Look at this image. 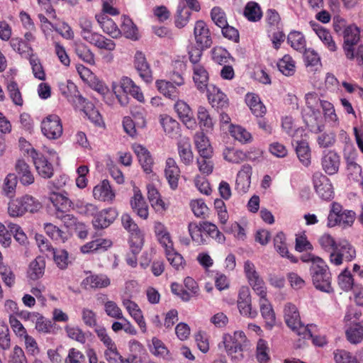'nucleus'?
<instances>
[{"label": "nucleus", "mask_w": 363, "mask_h": 363, "mask_svg": "<svg viewBox=\"0 0 363 363\" xmlns=\"http://www.w3.org/2000/svg\"><path fill=\"white\" fill-rule=\"evenodd\" d=\"M334 359L336 363H358L354 357L344 350H335L334 352Z\"/></svg>", "instance_id": "nucleus-62"}, {"label": "nucleus", "mask_w": 363, "mask_h": 363, "mask_svg": "<svg viewBox=\"0 0 363 363\" xmlns=\"http://www.w3.org/2000/svg\"><path fill=\"white\" fill-rule=\"evenodd\" d=\"M130 205L134 212L141 218L145 220L148 218V206L140 191L138 189H134V196L130 200Z\"/></svg>", "instance_id": "nucleus-17"}, {"label": "nucleus", "mask_w": 363, "mask_h": 363, "mask_svg": "<svg viewBox=\"0 0 363 363\" xmlns=\"http://www.w3.org/2000/svg\"><path fill=\"white\" fill-rule=\"evenodd\" d=\"M197 118L200 127L208 131L213 126V118L208 110L203 106H199L197 110Z\"/></svg>", "instance_id": "nucleus-40"}, {"label": "nucleus", "mask_w": 363, "mask_h": 363, "mask_svg": "<svg viewBox=\"0 0 363 363\" xmlns=\"http://www.w3.org/2000/svg\"><path fill=\"white\" fill-rule=\"evenodd\" d=\"M134 65L139 76L146 82L153 80L152 70L147 62L145 55L141 51H137L135 55Z\"/></svg>", "instance_id": "nucleus-14"}, {"label": "nucleus", "mask_w": 363, "mask_h": 363, "mask_svg": "<svg viewBox=\"0 0 363 363\" xmlns=\"http://www.w3.org/2000/svg\"><path fill=\"white\" fill-rule=\"evenodd\" d=\"M97 21L101 25L104 32L106 33L113 38L121 36V31L116 23L108 16H100L97 18Z\"/></svg>", "instance_id": "nucleus-30"}, {"label": "nucleus", "mask_w": 363, "mask_h": 363, "mask_svg": "<svg viewBox=\"0 0 363 363\" xmlns=\"http://www.w3.org/2000/svg\"><path fill=\"white\" fill-rule=\"evenodd\" d=\"M156 86L159 91L165 97L175 100L179 97V91L172 82L166 80H157Z\"/></svg>", "instance_id": "nucleus-26"}, {"label": "nucleus", "mask_w": 363, "mask_h": 363, "mask_svg": "<svg viewBox=\"0 0 363 363\" xmlns=\"http://www.w3.org/2000/svg\"><path fill=\"white\" fill-rule=\"evenodd\" d=\"M194 143L201 157H211L213 154L212 147L208 138L203 132L195 134Z\"/></svg>", "instance_id": "nucleus-22"}, {"label": "nucleus", "mask_w": 363, "mask_h": 363, "mask_svg": "<svg viewBox=\"0 0 363 363\" xmlns=\"http://www.w3.org/2000/svg\"><path fill=\"white\" fill-rule=\"evenodd\" d=\"M211 16L212 21L219 28L227 26V20L224 11L218 6L213 7L211 11Z\"/></svg>", "instance_id": "nucleus-58"}, {"label": "nucleus", "mask_w": 363, "mask_h": 363, "mask_svg": "<svg viewBox=\"0 0 363 363\" xmlns=\"http://www.w3.org/2000/svg\"><path fill=\"white\" fill-rule=\"evenodd\" d=\"M7 227L9 229L11 233L13 235L15 240L23 246L26 247L28 244V240L22 230V228L17 224L9 223L7 224Z\"/></svg>", "instance_id": "nucleus-48"}, {"label": "nucleus", "mask_w": 363, "mask_h": 363, "mask_svg": "<svg viewBox=\"0 0 363 363\" xmlns=\"http://www.w3.org/2000/svg\"><path fill=\"white\" fill-rule=\"evenodd\" d=\"M74 50L76 55L82 61L89 65L94 64V55L86 45L82 43H75Z\"/></svg>", "instance_id": "nucleus-34"}, {"label": "nucleus", "mask_w": 363, "mask_h": 363, "mask_svg": "<svg viewBox=\"0 0 363 363\" xmlns=\"http://www.w3.org/2000/svg\"><path fill=\"white\" fill-rule=\"evenodd\" d=\"M23 201V206L24 208L25 213L26 212H30L34 213L38 211L41 207V203L35 199L31 196H25L21 198Z\"/></svg>", "instance_id": "nucleus-53"}, {"label": "nucleus", "mask_w": 363, "mask_h": 363, "mask_svg": "<svg viewBox=\"0 0 363 363\" xmlns=\"http://www.w3.org/2000/svg\"><path fill=\"white\" fill-rule=\"evenodd\" d=\"M0 347L4 350L11 347L9 329L8 325L2 321H0Z\"/></svg>", "instance_id": "nucleus-56"}, {"label": "nucleus", "mask_w": 363, "mask_h": 363, "mask_svg": "<svg viewBox=\"0 0 363 363\" xmlns=\"http://www.w3.org/2000/svg\"><path fill=\"white\" fill-rule=\"evenodd\" d=\"M41 130L48 139L57 140L60 138L63 128L60 117L55 114L48 116L42 121Z\"/></svg>", "instance_id": "nucleus-6"}, {"label": "nucleus", "mask_w": 363, "mask_h": 363, "mask_svg": "<svg viewBox=\"0 0 363 363\" xmlns=\"http://www.w3.org/2000/svg\"><path fill=\"white\" fill-rule=\"evenodd\" d=\"M252 175V167L248 164H244L242 167V169L238 173V186L240 184V182H245V186L242 187L241 190L242 191H245L246 190H248L250 188V178Z\"/></svg>", "instance_id": "nucleus-49"}, {"label": "nucleus", "mask_w": 363, "mask_h": 363, "mask_svg": "<svg viewBox=\"0 0 363 363\" xmlns=\"http://www.w3.org/2000/svg\"><path fill=\"white\" fill-rule=\"evenodd\" d=\"M111 284L109 278L103 274H91L84 279L82 284L86 287L89 286L91 289H101L108 286Z\"/></svg>", "instance_id": "nucleus-25"}, {"label": "nucleus", "mask_w": 363, "mask_h": 363, "mask_svg": "<svg viewBox=\"0 0 363 363\" xmlns=\"http://www.w3.org/2000/svg\"><path fill=\"white\" fill-rule=\"evenodd\" d=\"M164 175L170 188L175 190L178 187L180 169L176 161L172 157H169L166 160Z\"/></svg>", "instance_id": "nucleus-15"}, {"label": "nucleus", "mask_w": 363, "mask_h": 363, "mask_svg": "<svg viewBox=\"0 0 363 363\" xmlns=\"http://www.w3.org/2000/svg\"><path fill=\"white\" fill-rule=\"evenodd\" d=\"M279 70L286 76H292L295 73V65L291 57L284 55L277 63Z\"/></svg>", "instance_id": "nucleus-42"}, {"label": "nucleus", "mask_w": 363, "mask_h": 363, "mask_svg": "<svg viewBox=\"0 0 363 363\" xmlns=\"http://www.w3.org/2000/svg\"><path fill=\"white\" fill-rule=\"evenodd\" d=\"M347 339L352 344H357L363 340V320L352 324L345 332Z\"/></svg>", "instance_id": "nucleus-32"}, {"label": "nucleus", "mask_w": 363, "mask_h": 363, "mask_svg": "<svg viewBox=\"0 0 363 363\" xmlns=\"http://www.w3.org/2000/svg\"><path fill=\"white\" fill-rule=\"evenodd\" d=\"M9 214L12 217L21 216L25 213L22 199L13 200L9 203Z\"/></svg>", "instance_id": "nucleus-59"}, {"label": "nucleus", "mask_w": 363, "mask_h": 363, "mask_svg": "<svg viewBox=\"0 0 363 363\" xmlns=\"http://www.w3.org/2000/svg\"><path fill=\"white\" fill-rule=\"evenodd\" d=\"M174 110L179 119L188 128L193 129L196 126V122L190 106L184 101L179 100L174 104Z\"/></svg>", "instance_id": "nucleus-12"}, {"label": "nucleus", "mask_w": 363, "mask_h": 363, "mask_svg": "<svg viewBox=\"0 0 363 363\" xmlns=\"http://www.w3.org/2000/svg\"><path fill=\"white\" fill-rule=\"evenodd\" d=\"M296 152L299 161L305 167L311 164V150L308 143L305 140L296 142Z\"/></svg>", "instance_id": "nucleus-31"}, {"label": "nucleus", "mask_w": 363, "mask_h": 363, "mask_svg": "<svg viewBox=\"0 0 363 363\" xmlns=\"http://www.w3.org/2000/svg\"><path fill=\"white\" fill-rule=\"evenodd\" d=\"M121 223L123 227L135 238H140L142 235L137 223L128 213H124L121 216Z\"/></svg>", "instance_id": "nucleus-38"}, {"label": "nucleus", "mask_w": 363, "mask_h": 363, "mask_svg": "<svg viewBox=\"0 0 363 363\" xmlns=\"http://www.w3.org/2000/svg\"><path fill=\"white\" fill-rule=\"evenodd\" d=\"M7 89L10 95V98L13 101V102L18 106L23 105V99L21 96V94L18 87V84L16 82L12 81L8 83Z\"/></svg>", "instance_id": "nucleus-57"}, {"label": "nucleus", "mask_w": 363, "mask_h": 363, "mask_svg": "<svg viewBox=\"0 0 363 363\" xmlns=\"http://www.w3.org/2000/svg\"><path fill=\"white\" fill-rule=\"evenodd\" d=\"M45 268L44 257L38 256L30 263L27 271L28 277L32 280H37L43 276Z\"/></svg>", "instance_id": "nucleus-23"}, {"label": "nucleus", "mask_w": 363, "mask_h": 363, "mask_svg": "<svg viewBox=\"0 0 363 363\" xmlns=\"http://www.w3.org/2000/svg\"><path fill=\"white\" fill-rule=\"evenodd\" d=\"M344 51L346 57L350 59L354 58L353 45L359 40V30L357 26H349L343 30Z\"/></svg>", "instance_id": "nucleus-9"}, {"label": "nucleus", "mask_w": 363, "mask_h": 363, "mask_svg": "<svg viewBox=\"0 0 363 363\" xmlns=\"http://www.w3.org/2000/svg\"><path fill=\"white\" fill-rule=\"evenodd\" d=\"M230 133L235 140L242 143H249L252 140L251 134L240 125H231Z\"/></svg>", "instance_id": "nucleus-46"}, {"label": "nucleus", "mask_w": 363, "mask_h": 363, "mask_svg": "<svg viewBox=\"0 0 363 363\" xmlns=\"http://www.w3.org/2000/svg\"><path fill=\"white\" fill-rule=\"evenodd\" d=\"M51 254L53 256L54 261L57 266L61 269H66L70 261L69 259L68 252L63 249H52Z\"/></svg>", "instance_id": "nucleus-44"}, {"label": "nucleus", "mask_w": 363, "mask_h": 363, "mask_svg": "<svg viewBox=\"0 0 363 363\" xmlns=\"http://www.w3.org/2000/svg\"><path fill=\"white\" fill-rule=\"evenodd\" d=\"M338 284L344 291H349L352 288L353 279L350 271L345 269L338 276Z\"/></svg>", "instance_id": "nucleus-60"}, {"label": "nucleus", "mask_w": 363, "mask_h": 363, "mask_svg": "<svg viewBox=\"0 0 363 363\" xmlns=\"http://www.w3.org/2000/svg\"><path fill=\"white\" fill-rule=\"evenodd\" d=\"M321 164L325 172L329 175L336 174L340 167V156L333 150L324 151Z\"/></svg>", "instance_id": "nucleus-13"}, {"label": "nucleus", "mask_w": 363, "mask_h": 363, "mask_svg": "<svg viewBox=\"0 0 363 363\" xmlns=\"http://www.w3.org/2000/svg\"><path fill=\"white\" fill-rule=\"evenodd\" d=\"M50 199L53 205L56 207L57 211L62 214H63L64 211L69 208L72 204V201L66 196L60 193H53L51 195ZM57 216L58 218H62V219H64L65 221L66 220L71 219V215L69 214L60 216L57 213Z\"/></svg>", "instance_id": "nucleus-20"}, {"label": "nucleus", "mask_w": 363, "mask_h": 363, "mask_svg": "<svg viewBox=\"0 0 363 363\" xmlns=\"http://www.w3.org/2000/svg\"><path fill=\"white\" fill-rule=\"evenodd\" d=\"M284 319L289 328L303 339H309L312 337V325H304L300 320L299 313L296 307L288 303L284 308Z\"/></svg>", "instance_id": "nucleus-4"}, {"label": "nucleus", "mask_w": 363, "mask_h": 363, "mask_svg": "<svg viewBox=\"0 0 363 363\" xmlns=\"http://www.w3.org/2000/svg\"><path fill=\"white\" fill-rule=\"evenodd\" d=\"M16 174H9L4 180V191L7 196H12L17 184Z\"/></svg>", "instance_id": "nucleus-63"}, {"label": "nucleus", "mask_w": 363, "mask_h": 363, "mask_svg": "<svg viewBox=\"0 0 363 363\" xmlns=\"http://www.w3.org/2000/svg\"><path fill=\"white\" fill-rule=\"evenodd\" d=\"M98 337L107 347L108 350L113 354L118 355V351L115 343L112 341L110 337L108 335L106 330L104 328H100L96 330Z\"/></svg>", "instance_id": "nucleus-61"}, {"label": "nucleus", "mask_w": 363, "mask_h": 363, "mask_svg": "<svg viewBox=\"0 0 363 363\" xmlns=\"http://www.w3.org/2000/svg\"><path fill=\"white\" fill-rule=\"evenodd\" d=\"M335 141V134L332 131L324 132L317 138L318 144L323 148L333 146Z\"/></svg>", "instance_id": "nucleus-55"}, {"label": "nucleus", "mask_w": 363, "mask_h": 363, "mask_svg": "<svg viewBox=\"0 0 363 363\" xmlns=\"http://www.w3.org/2000/svg\"><path fill=\"white\" fill-rule=\"evenodd\" d=\"M287 41L294 49L298 51L302 52L306 48V40L300 32L291 31L288 35Z\"/></svg>", "instance_id": "nucleus-41"}, {"label": "nucleus", "mask_w": 363, "mask_h": 363, "mask_svg": "<svg viewBox=\"0 0 363 363\" xmlns=\"http://www.w3.org/2000/svg\"><path fill=\"white\" fill-rule=\"evenodd\" d=\"M238 307L240 313L247 317L255 318L257 313L252 311L250 289L247 286L240 288L238 294Z\"/></svg>", "instance_id": "nucleus-10"}, {"label": "nucleus", "mask_w": 363, "mask_h": 363, "mask_svg": "<svg viewBox=\"0 0 363 363\" xmlns=\"http://www.w3.org/2000/svg\"><path fill=\"white\" fill-rule=\"evenodd\" d=\"M193 72V79L197 89L201 92L208 90V73L206 69L201 65H195Z\"/></svg>", "instance_id": "nucleus-21"}, {"label": "nucleus", "mask_w": 363, "mask_h": 363, "mask_svg": "<svg viewBox=\"0 0 363 363\" xmlns=\"http://www.w3.org/2000/svg\"><path fill=\"white\" fill-rule=\"evenodd\" d=\"M27 153L32 158L36 171L41 177L50 179L53 176V166L42 153L38 152L34 148L30 151L27 150Z\"/></svg>", "instance_id": "nucleus-7"}, {"label": "nucleus", "mask_w": 363, "mask_h": 363, "mask_svg": "<svg viewBox=\"0 0 363 363\" xmlns=\"http://www.w3.org/2000/svg\"><path fill=\"white\" fill-rule=\"evenodd\" d=\"M311 26L313 27V30L315 31L317 35L327 46L330 51H335L337 46L333 40V38L328 30L326 29L319 27L315 23L311 22Z\"/></svg>", "instance_id": "nucleus-35"}, {"label": "nucleus", "mask_w": 363, "mask_h": 363, "mask_svg": "<svg viewBox=\"0 0 363 363\" xmlns=\"http://www.w3.org/2000/svg\"><path fill=\"white\" fill-rule=\"evenodd\" d=\"M116 210L109 208L97 212L92 220L93 225L96 229L106 228L112 223L116 218Z\"/></svg>", "instance_id": "nucleus-16"}, {"label": "nucleus", "mask_w": 363, "mask_h": 363, "mask_svg": "<svg viewBox=\"0 0 363 363\" xmlns=\"http://www.w3.org/2000/svg\"><path fill=\"white\" fill-rule=\"evenodd\" d=\"M223 342L228 354L236 360L242 359L243 352L249 349V342L242 331H235L233 335L224 334Z\"/></svg>", "instance_id": "nucleus-2"}, {"label": "nucleus", "mask_w": 363, "mask_h": 363, "mask_svg": "<svg viewBox=\"0 0 363 363\" xmlns=\"http://www.w3.org/2000/svg\"><path fill=\"white\" fill-rule=\"evenodd\" d=\"M356 256L354 247L347 240L340 241L334 252H330V262L335 265H340L342 261H352Z\"/></svg>", "instance_id": "nucleus-5"}, {"label": "nucleus", "mask_w": 363, "mask_h": 363, "mask_svg": "<svg viewBox=\"0 0 363 363\" xmlns=\"http://www.w3.org/2000/svg\"><path fill=\"white\" fill-rule=\"evenodd\" d=\"M188 230L189 235L194 242H196L198 245L207 244L206 240L202 235L203 231L201 227V223H200L199 225L196 223H190L188 225Z\"/></svg>", "instance_id": "nucleus-45"}, {"label": "nucleus", "mask_w": 363, "mask_h": 363, "mask_svg": "<svg viewBox=\"0 0 363 363\" xmlns=\"http://www.w3.org/2000/svg\"><path fill=\"white\" fill-rule=\"evenodd\" d=\"M246 154L241 150L235 149H228L224 152V158L225 160L238 164L246 159Z\"/></svg>", "instance_id": "nucleus-52"}, {"label": "nucleus", "mask_w": 363, "mask_h": 363, "mask_svg": "<svg viewBox=\"0 0 363 363\" xmlns=\"http://www.w3.org/2000/svg\"><path fill=\"white\" fill-rule=\"evenodd\" d=\"M191 14V11L186 7L185 4L179 2L176 14L175 26L179 28L184 27L188 23Z\"/></svg>", "instance_id": "nucleus-36"}, {"label": "nucleus", "mask_w": 363, "mask_h": 363, "mask_svg": "<svg viewBox=\"0 0 363 363\" xmlns=\"http://www.w3.org/2000/svg\"><path fill=\"white\" fill-rule=\"evenodd\" d=\"M166 256L170 264L177 270L184 268V262L183 257L176 252L172 247L167 249Z\"/></svg>", "instance_id": "nucleus-47"}, {"label": "nucleus", "mask_w": 363, "mask_h": 363, "mask_svg": "<svg viewBox=\"0 0 363 363\" xmlns=\"http://www.w3.org/2000/svg\"><path fill=\"white\" fill-rule=\"evenodd\" d=\"M93 195L95 199L103 201H111L115 196L109 182L106 179L94 188Z\"/></svg>", "instance_id": "nucleus-24"}, {"label": "nucleus", "mask_w": 363, "mask_h": 363, "mask_svg": "<svg viewBox=\"0 0 363 363\" xmlns=\"http://www.w3.org/2000/svg\"><path fill=\"white\" fill-rule=\"evenodd\" d=\"M260 312L264 319L266 325L269 328H272L275 323V314L272 305L265 298L259 299Z\"/></svg>", "instance_id": "nucleus-27"}, {"label": "nucleus", "mask_w": 363, "mask_h": 363, "mask_svg": "<svg viewBox=\"0 0 363 363\" xmlns=\"http://www.w3.org/2000/svg\"><path fill=\"white\" fill-rule=\"evenodd\" d=\"M121 19L122 23L119 28V30L121 31V36L123 35L127 38L136 40L138 38V28L133 21L126 16H123Z\"/></svg>", "instance_id": "nucleus-29"}, {"label": "nucleus", "mask_w": 363, "mask_h": 363, "mask_svg": "<svg viewBox=\"0 0 363 363\" xmlns=\"http://www.w3.org/2000/svg\"><path fill=\"white\" fill-rule=\"evenodd\" d=\"M133 148L144 172L147 174L151 173L152 172L153 159L150 152L145 147L138 144L134 145Z\"/></svg>", "instance_id": "nucleus-18"}, {"label": "nucleus", "mask_w": 363, "mask_h": 363, "mask_svg": "<svg viewBox=\"0 0 363 363\" xmlns=\"http://www.w3.org/2000/svg\"><path fill=\"white\" fill-rule=\"evenodd\" d=\"M313 186L317 194L324 200L333 197V186L330 179L321 172H315L313 175Z\"/></svg>", "instance_id": "nucleus-8"}, {"label": "nucleus", "mask_w": 363, "mask_h": 363, "mask_svg": "<svg viewBox=\"0 0 363 363\" xmlns=\"http://www.w3.org/2000/svg\"><path fill=\"white\" fill-rule=\"evenodd\" d=\"M209 94L208 95V100L213 107L223 108L228 105V98L219 89L213 86V90L208 89Z\"/></svg>", "instance_id": "nucleus-33"}, {"label": "nucleus", "mask_w": 363, "mask_h": 363, "mask_svg": "<svg viewBox=\"0 0 363 363\" xmlns=\"http://www.w3.org/2000/svg\"><path fill=\"white\" fill-rule=\"evenodd\" d=\"M106 314L113 318L126 320L123 317L121 309L112 301H108L104 305Z\"/></svg>", "instance_id": "nucleus-54"}, {"label": "nucleus", "mask_w": 363, "mask_h": 363, "mask_svg": "<svg viewBox=\"0 0 363 363\" xmlns=\"http://www.w3.org/2000/svg\"><path fill=\"white\" fill-rule=\"evenodd\" d=\"M17 177L23 185H30L34 182V176L29 165L23 159H18L15 164Z\"/></svg>", "instance_id": "nucleus-19"}, {"label": "nucleus", "mask_w": 363, "mask_h": 363, "mask_svg": "<svg viewBox=\"0 0 363 363\" xmlns=\"http://www.w3.org/2000/svg\"><path fill=\"white\" fill-rule=\"evenodd\" d=\"M317 261L310 267V274L312 281L319 291L325 293H333L334 291L331 285V274L329 272L328 266L323 259H317Z\"/></svg>", "instance_id": "nucleus-3"}, {"label": "nucleus", "mask_w": 363, "mask_h": 363, "mask_svg": "<svg viewBox=\"0 0 363 363\" xmlns=\"http://www.w3.org/2000/svg\"><path fill=\"white\" fill-rule=\"evenodd\" d=\"M59 87L61 93L69 100H72L76 105H79L82 110L93 123L99 125L101 121V116L91 102L88 101L79 94L77 86L70 80L65 82H60Z\"/></svg>", "instance_id": "nucleus-1"}, {"label": "nucleus", "mask_w": 363, "mask_h": 363, "mask_svg": "<svg viewBox=\"0 0 363 363\" xmlns=\"http://www.w3.org/2000/svg\"><path fill=\"white\" fill-rule=\"evenodd\" d=\"M194 34L198 46L201 49H206L211 46L212 39L210 31L204 21L200 20L196 22Z\"/></svg>", "instance_id": "nucleus-11"}, {"label": "nucleus", "mask_w": 363, "mask_h": 363, "mask_svg": "<svg viewBox=\"0 0 363 363\" xmlns=\"http://www.w3.org/2000/svg\"><path fill=\"white\" fill-rule=\"evenodd\" d=\"M178 151L181 160L186 164H190L193 161L191 147L188 140H184L178 143Z\"/></svg>", "instance_id": "nucleus-37"}, {"label": "nucleus", "mask_w": 363, "mask_h": 363, "mask_svg": "<svg viewBox=\"0 0 363 363\" xmlns=\"http://www.w3.org/2000/svg\"><path fill=\"white\" fill-rule=\"evenodd\" d=\"M161 124L163 127L164 132L169 137H174L178 133L179 123L170 117H166L161 119Z\"/></svg>", "instance_id": "nucleus-50"}, {"label": "nucleus", "mask_w": 363, "mask_h": 363, "mask_svg": "<svg viewBox=\"0 0 363 363\" xmlns=\"http://www.w3.org/2000/svg\"><path fill=\"white\" fill-rule=\"evenodd\" d=\"M147 198L151 203V206L157 211L164 210V203L161 199L160 195L157 189L151 184L147 186Z\"/></svg>", "instance_id": "nucleus-39"}, {"label": "nucleus", "mask_w": 363, "mask_h": 363, "mask_svg": "<svg viewBox=\"0 0 363 363\" xmlns=\"http://www.w3.org/2000/svg\"><path fill=\"white\" fill-rule=\"evenodd\" d=\"M244 15L250 21H257L261 18L262 13L257 3L250 1L245 6Z\"/></svg>", "instance_id": "nucleus-43"}, {"label": "nucleus", "mask_w": 363, "mask_h": 363, "mask_svg": "<svg viewBox=\"0 0 363 363\" xmlns=\"http://www.w3.org/2000/svg\"><path fill=\"white\" fill-rule=\"evenodd\" d=\"M191 206L194 215L199 218H205L208 213V208L202 199L192 201Z\"/></svg>", "instance_id": "nucleus-64"}, {"label": "nucleus", "mask_w": 363, "mask_h": 363, "mask_svg": "<svg viewBox=\"0 0 363 363\" xmlns=\"http://www.w3.org/2000/svg\"><path fill=\"white\" fill-rule=\"evenodd\" d=\"M91 44L100 49L112 51L116 48L115 43L111 40L105 38L104 36L96 33Z\"/></svg>", "instance_id": "nucleus-51"}, {"label": "nucleus", "mask_w": 363, "mask_h": 363, "mask_svg": "<svg viewBox=\"0 0 363 363\" xmlns=\"http://www.w3.org/2000/svg\"><path fill=\"white\" fill-rule=\"evenodd\" d=\"M286 237L282 232L278 233L274 238V244L276 250L282 257H286L292 262H297L298 259L289 252L287 245L286 244Z\"/></svg>", "instance_id": "nucleus-28"}]
</instances>
